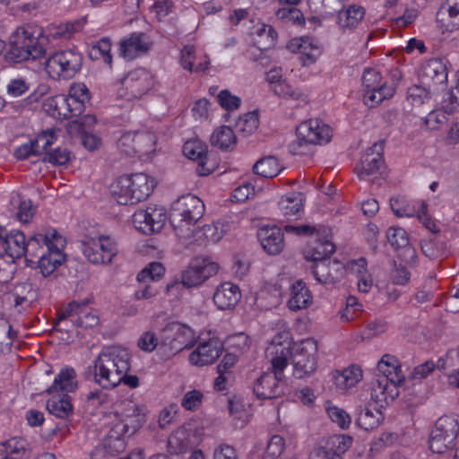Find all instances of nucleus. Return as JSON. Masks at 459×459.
Returning a JSON list of instances; mask_svg holds the SVG:
<instances>
[{"label": "nucleus", "mask_w": 459, "mask_h": 459, "mask_svg": "<svg viewBox=\"0 0 459 459\" xmlns=\"http://www.w3.org/2000/svg\"><path fill=\"white\" fill-rule=\"evenodd\" d=\"M131 355L127 349L121 346L104 347L87 368V378L102 389L112 390L122 383L125 372L130 369Z\"/></svg>", "instance_id": "obj_1"}, {"label": "nucleus", "mask_w": 459, "mask_h": 459, "mask_svg": "<svg viewBox=\"0 0 459 459\" xmlns=\"http://www.w3.org/2000/svg\"><path fill=\"white\" fill-rule=\"evenodd\" d=\"M265 355L272 364L273 372H265L257 379L254 392L260 399H273L283 392V370L288 366L290 351L273 341L266 348Z\"/></svg>", "instance_id": "obj_2"}, {"label": "nucleus", "mask_w": 459, "mask_h": 459, "mask_svg": "<svg viewBox=\"0 0 459 459\" xmlns=\"http://www.w3.org/2000/svg\"><path fill=\"white\" fill-rule=\"evenodd\" d=\"M41 28L24 25L18 27L9 38V48L4 58L9 63H21L41 57L46 49L40 42Z\"/></svg>", "instance_id": "obj_3"}, {"label": "nucleus", "mask_w": 459, "mask_h": 459, "mask_svg": "<svg viewBox=\"0 0 459 459\" xmlns=\"http://www.w3.org/2000/svg\"><path fill=\"white\" fill-rule=\"evenodd\" d=\"M204 213V204L195 195H183L173 202L169 211V221L182 242L192 238L195 224Z\"/></svg>", "instance_id": "obj_4"}, {"label": "nucleus", "mask_w": 459, "mask_h": 459, "mask_svg": "<svg viewBox=\"0 0 459 459\" xmlns=\"http://www.w3.org/2000/svg\"><path fill=\"white\" fill-rule=\"evenodd\" d=\"M156 182L145 173H134L118 178L111 186V194L119 204H135L146 200Z\"/></svg>", "instance_id": "obj_5"}, {"label": "nucleus", "mask_w": 459, "mask_h": 459, "mask_svg": "<svg viewBox=\"0 0 459 459\" xmlns=\"http://www.w3.org/2000/svg\"><path fill=\"white\" fill-rule=\"evenodd\" d=\"M146 409L143 405L133 401H124L114 413L111 429L108 432L110 439L119 442L124 448L121 438L134 435L145 422Z\"/></svg>", "instance_id": "obj_6"}, {"label": "nucleus", "mask_w": 459, "mask_h": 459, "mask_svg": "<svg viewBox=\"0 0 459 459\" xmlns=\"http://www.w3.org/2000/svg\"><path fill=\"white\" fill-rule=\"evenodd\" d=\"M296 135L297 138L290 143L289 150L294 155H303L307 153L309 145L330 142L333 131L328 125L315 118L300 123L296 128Z\"/></svg>", "instance_id": "obj_7"}, {"label": "nucleus", "mask_w": 459, "mask_h": 459, "mask_svg": "<svg viewBox=\"0 0 459 459\" xmlns=\"http://www.w3.org/2000/svg\"><path fill=\"white\" fill-rule=\"evenodd\" d=\"M82 55L75 48L58 50L45 61V71L55 81H66L74 78L82 67Z\"/></svg>", "instance_id": "obj_8"}, {"label": "nucleus", "mask_w": 459, "mask_h": 459, "mask_svg": "<svg viewBox=\"0 0 459 459\" xmlns=\"http://www.w3.org/2000/svg\"><path fill=\"white\" fill-rule=\"evenodd\" d=\"M282 345L290 351L289 358H291L293 375L296 378H304L316 370L318 351L316 341L307 338L291 346L290 343H282Z\"/></svg>", "instance_id": "obj_9"}, {"label": "nucleus", "mask_w": 459, "mask_h": 459, "mask_svg": "<svg viewBox=\"0 0 459 459\" xmlns=\"http://www.w3.org/2000/svg\"><path fill=\"white\" fill-rule=\"evenodd\" d=\"M195 342V331L186 325L172 322L161 331L160 350L166 359L190 349Z\"/></svg>", "instance_id": "obj_10"}, {"label": "nucleus", "mask_w": 459, "mask_h": 459, "mask_svg": "<svg viewBox=\"0 0 459 459\" xmlns=\"http://www.w3.org/2000/svg\"><path fill=\"white\" fill-rule=\"evenodd\" d=\"M82 251L86 259L94 264H108L118 253L116 240L109 236L85 237Z\"/></svg>", "instance_id": "obj_11"}, {"label": "nucleus", "mask_w": 459, "mask_h": 459, "mask_svg": "<svg viewBox=\"0 0 459 459\" xmlns=\"http://www.w3.org/2000/svg\"><path fill=\"white\" fill-rule=\"evenodd\" d=\"M459 432V423L455 416H442L431 430L429 445L436 454H443L455 446V440Z\"/></svg>", "instance_id": "obj_12"}, {"label": "nucleus", "mask_w": 459, "mask_h": 459, "mask_svg": "<svg viewBox=\"0 0 459 459\" xmlns=\"http://www.w3.org/2000/svg\"><path fill=\"white\" fill-rule=\"evenodd\" d=\"M363 100L369 108L380 104L394 94V88L382 82L380 73L374 68H367L362 75Z\"/></svg>", "instance_id": "obj_13"}, {"label": "nucleus", "mask_w": 459, "mask_h": 459, "mask_svg": "<svg viewBox=\"0 0 459 459\" xmlns=\"http://www.w3.org/2000/svg\"><path fill=\"white\" fill-rule=\"evenodd\" d=\"M119 95L128 100L140 99L154 85L152 74L144 68L129 71L120 81Z\"/></svg>", "instance_id": "obj_14"}, {"label": "nucleus", "mask_w": 459, "mask_h": 459, "mask_svg": "<svg viewBox=\"0 0 459 459\" xmlns=\"http://www.w3.org/2000/svg\"><path fill=\"white\" fill-rule=\"evenodd\" d=\"M90 100V91L84 83H73L66 96L55 100L58 114L64 117H77L84 111L85 103Z\"/></svg>", "instance_id": "obj_15"}, {"label": "nucleus", "mask_w": 459, "mask_h": 459, "mask_svg": "<svg viewBox=\"0 0 459 459\" xmlns=\"http://www.w3.org/2000/svg\"><path fill=\"white\" fill-rule=\"evenodd\" d=\"M219 265L208 257H195L183 271L181 283L186 288L202 285L210 277L218 273Z\"/></svg>", "instance_id": "obj_16"}, {"label": "nucleus", "mask_w": 459, "mask_h": 459, "mask_svg": "<svg viewBox=\"0 0 459 459\" xmlns=\"http://www.w3.org/2000/svg\"><path fill=\"white\" fill-rule=\"evenodd\" d=\"M88 304V299L70 302L58 313L56 325L69 321L72 325L76 327H93L98 324L99 318L91 313Z\"/></svg>", "instance_id": "obj_17"}, {"label": "nucleus", "mask_w": 459, "mask_h": 459, "mask_svg": "<svg viewBox=\"0 0 459 459\" xmlns=\"http://www.w3.org/2000/svg\"><path fill=\"white\" fill-rule=\"evenodd\" d=\"M154 135L149 132H126L118 139V149L128 156L146 154L154 146Z\"/></svg>", "instance_id": "obj_18"}, {"label": "nucleus", "mask_w": 459, "mask_h": 459, "mask_svg": "<svg viewBox=\"0 0 459 459\" xmlns=\"http://www.w3.org/2000/svg\"><path fill=\"white\" fill-rule=\"evenodd\" d=\"M165 221V210L160 206L139 209L133 215V224L135 229L146 235L160 231Z\"/></svg>", "instance_id": "obj_19"}, {"label": "nucleus", "mask_w": 459, "mask_h": 459, "mask_svg": "<svg viewBox=\"0 0 459 459\" xmlns=\"http://www.w3.org/2000/svg\"><path fill=\"white\" fill-rule=\"evenodd\" d=\"M390 206L397 217L417 216L423 225L431 232L437 230L435 222L427 214V204L425 202L417 203V207H415L403 197H394L390 199Z\"/></svg>", "instance_id": "obj_20"}, {"label": "nucleus", "mask_w": 459, "mask_h": 459, "mask_svg": "<svg viewBox=\"0 0 459 459\" xmlns=\"http://www.w3.org/2000/svg\"><path fill=\"white\" fill-rule=\"evenodd\" d=\"M65 246V239L59 235L38 257V267L44 277L51 275L64 263L65 256L63 249Z\"/></svg>", "instance_id": "obj_21"}, {"label": "nucleus", "mask_w": 459, "mask_h": 459, "mask_svg": "<svg viewBox=\"0 0 459 459\" xmlns=\"http://www.w3.org/2000/svg\"><path fill=\"white\" fill-rule=\"evenodd\" d=\"M182 152L186 158L197 162L196 172L198 175L207 176L214 170L215 165L211 162L207 146L202 141L198 139L186 141L183 145Z\"/></svg>", "instance_id": "obj_22"}, {"label": "nucleus", "mask_w": 459, "mask_h": 459, "mask_svg": "<svg viewBox=\"0 0 459 459\" xmlns=\"http://www.w3.org/2000/svg\"><path fill=\"white\" fill-rule=\"evenodd\" d=\"M384 142L379 141L369 147L356 165V173L359 179L365 180L378 172L384 163Z\"/></svg>", "instance_id": "obj_23"}, {"label": "nucleus", "mask_w": 459, "mask_h": 459, "mask_svg": "<svg viewBox=\"0 0 459 459\" xmlns=\"http://www.w3.org/2000/svg\"><path fill=\"white\" fill-rule=\"evenodd\" d=\"M287 48L290 51L299 54L302 66L315 64L322 53L318 42L310 37L294 38L288 43Z\"/></svg>", "instance_id": "obj_24"}, {"label": "nucleus", "mask_w": 459, "mask_h": 459, "mask_svg": "<svg viewBox=\"0 0 459 459\" xmlns=\"http://www.w3.org/2000/svg\"><path fill=\"white\" fill-rule=\"evenodd\" d=\"M152 47L149 37L143 32H133L119 43V54L126 60H134L144 55Z\"/></svg>", "instance_id": "obj_25"}, {"label": "nucleus", "mask_w": 459, "mask_h": 459, "mask_svg": "<svg viewBox=\"0 0 459 459\" xmlns=\"http://www.w3.org/2000/svg\"><path fill=\"white\" fill-rule=\"evenodd\" d=\"M420 82L429 88L436 90L447 82V71L445 63L438 58L426 61L420 71Z\"/></svg>", "instance_id": "obj_26"}, {"label": "nucleus", "mask_w": 459, "mask_h": 459, "mask_svg": "<svg viewBox=\"0 0 459 459\" xmlns=\"http://www.w3.org/2000/svg\"><path fill=\"white\" fill-rule=\"evenodd\" d=\"M222 344L217 339L200 342L189 357V362L197 367L212 364L221 354Z\"/></svg>", "instance_id": "obj_27"}, {"label": "nucleus", "mask_w": 459, "mask_h": 459, "mask_svg": "<svg viewBox=\"0 0 459 459\" xmlns=\"http://www.w3.org/2000/svg\"><path fill=\"white\" fill-rule=\"evenodd\" d=\"M389 244L398 250L400 258L408 264L415 262L416 251L409 243L407 232L400 227H390L386 233Z\"/></svg>", "instance_id": "obj_28"}, {"label": "nucleus", "mask_w": 459, "mask_h": 459, "mask_svg": "<svg viewBox=\"0 0 459 459\" xmlns=\"http://www.w3.org/2000/svg\"><path fill=\"white\" fill-rule=\"evenodd\" d=\"M240 299L239 287L230 281L221 283L213 293V302L220 310L234 308Z\"/></svg>", "instance_id": "obj_29"}, {"label": "nucleus", "mask_w": 459, "mask_h": 459, "mask_svg": "<svg viewBox=\"0 0 459 459\" xmlns=\"http://www.w3.org/2000/svg\"><path fill=\"white\" fill-rule=\"evenodd\" d=\"M438 27L443 31L459 29V0H445L436 15Z\"/></svg>", "instance_id": "obj_30"}, {"label": "nucleus", "mask_w": 459, "mask_h": 459, "mask_svg": "<svg viewBox=\"0 0 459 459\" xmlns=\"http://www.w3.org/2000/svg\"><path fill=\"white\" fill-rule=\"evenodd\" d=\"M78 388V379L75 369L71 366H65L55 377L52 385L46 390L48 394L74 393Z\"/></svg>", "instance_id": "obj_31"}, {"label": "nucleus", "mask_w": 459, "mask_h": 459, "mask_svg": "<svg viewBox=\"0 0 459 459\" xmlns=\"http://www.w3.org/2000/svg\"><path fill=\"white\" fill-rule=\"evenodd\" d=\"M400 385V383L389 381L386 377H377L371 385V399L382 407L399 395Z\"/></svg>", "instance_id": "obj_32"}, {"label": "nucleus", "mask_w": 459, "mask_h": 459, "mask_svg": "<svg viewBox=\"0 0 459 459\" xmlns=\"http://www.w3.org/2000/svg\"><path fill=\"white\" fill-rule=\"evenodd\" d=\"M210 64L209 57L202 51H197L195 46L186 45L180 52V65L189 72H204Z\"/></svg>", "instance_id": "obj_33"}, {"label": "nucleus", "mask_w": 459, "mask_h": 459, "mask_svg": "<svg viewBox=\"0 0 459 459\" xmlns=\"http://www.w3.org/2000/svg\"><path fill=\"white\" fill-rule=\"evenodd\" d=\"M263 248L271 255L279 254L283 248V234L277 227H263L258 231Z\"/></svg>", "instance_id": "obj_34"}, {"label": "nucleus", "mask_w": 459, "mask_h": 459, "mask_svg": "<svg viewBox=\"0 0 459 459\" xmlns=\"http://www.w3.org/2000/svg\"><path fill=\"white\" fill-rule=\"evenodd\" d=\"M193 437L194 435L189 425L177 429L168 438L169 452L173 455H180L186 452L193 444Z\"/></svg>", "instance_id": "obj_35"}, {"label": "nucleus", "mask_w": 459, "mask_h": 459, "mask_svg": "<svg viewBox=\"0 0 459 459\" xmlns=\"http://www.w3.org/2000/svg\"><path fill=\"white\" fill-rule=\"evenodd\" d=\"M60 234L55 229L48 230L46 233H37L31 236L29 240L26 241L25 248L26 255L24 256L30 257V261H32V258L39 257L43 246L48 247L50 242L54 241V238H56ZM29 260V258H27Z\"/></svg>", "instance_id": "obj_36"}, {"label": "nucleus", "mask_w": 459, "mask_h": 459, "mask_svg": "<svg viewBox=\"0 0 459 459\" xmlns=\"http://www.w3.org/2000/svg\"><path fill=\"white\" fill-rule=\"evenodd\" d=\"M377 368V371L381 374L378 377H386L393 383L400 384L405 379L398 359L393 355H383Z\"/></svg>", "instance_id": "obj_37"}, {"label": "nucleus", "mask_w": 459, "mask_h": 459, "mask_svg": "<svg viewBox=\"0 0 459 459\" xmlns=\"http://www.w3.org/2000/svg\"><path fill=\"white\" fill-rule=\"evenodd\" d=\"M322 237L323 238L317 237L315 242L304 251V255L307 260L312 263L326 260L334 252L335 247L333 243L327 238L328 235Z\"/></svg>", "instance_id": "obj_38"}, {"label": "nucleus", "mask_w": 459, "mask_h": 459, "mask_svg": "<svg viewBox=\"0 0 459 459\" xmlns=\"http://www.w3.org/2000/svg\"><path fill=\"white\" fill-rule=\"evenodd\" d=\"M303 196L300 193H292L282 196L278 202V209L287 220L298 219L303 212Z\"/></svg>", "instance_id": "obj_39"}, {"label": "nucleus", "mask_w": 459, "mask_h": 459, "mask_svg": "<svg viewBox=\"0 0 459 459\" xmlns=\"http://www.w3.org/2000/svg\"><path fill=\"white\" fill-rule=\"evenodd\" d=\"M312 302V295L302 281H296L290 290L288 307L292 311L307 307Z\"/></svg>", "instance_id": "obj_40"}, {"label": "nucleus", "mask_w": 459, "mask_h": 459, "mask_svg": "<svg viewBox=\"0 0 459 459\" xmlns=\"http://www.w3.org/2000/svg\"><path fill=\"white\" fill-rule=\"evenodd\" d=\"M362 377L361 368L359 366L351 365L342 370L335 371L333 375V379L338 389L346 391L359 383Z\"/></svg>", "instance_id": "obj_41"}, {"label": "nucleus", "mask_w": 459, "mask_h": 459, "mask_svg": "<svg viewBox=\"0 0 459 459\" xmlns=\"http://www.w3.org/2000/svg\"><path fill=\"white\" fill-rule=\"evenodd\" d=\"M337 23L342 30H353L363 20L365 9L357 4H351L346 9L337 11Z\"/></svg>", "instance_id": "obj_42"}, {"label": "nucleus", "mask_w": 459, "mask_h": 459, "mask_svg": "<svg viewBox=\"0 0 459 459\" xmlns=\"http://www.w3.org/2000/svg\"><path fill=\"white\" fill-rule=\"evenodd\" d=\"M47 401V410L57 418L65 419L73 412L71 397L66 394H49Z\"/></svg>", "instance_id": "obj_43"}, {"label": "nucleus", "mask_w": 459, "mask_h": 459, "mask_svg": "<svg viewBox=\"0 0 459 459\" xmlns=\"http://www.w3.org/2000/svg\"><path fill=\"white\" fill-rule=\"evenodd\" d=\"M28 443L22 437H14L0 443V459H22Z\"/></svg>", "instance_id": "obj_44"}, {"label": "nucleus", "mask_w": 459, "mask_h": 459, "mask_svg": "<svg viewBox=\"0 0 459 459\" xmlns=\"http://www.w3.org/2000/svg\"><path fill=\"white\" fill-rule=\"evenodd\" d=\"M26 238L22 231L12 230L5 236L4 247L7 254L13 258H21L26 255Z\"/></svg>", "instance_id": "obj_45"}, {"label": "nucleus", "mask_w": 459, "mask_h": 459, "mask_svg": "<svg viewBox=\"0 0 459 459\" xmlns=\"http://www.w3.org/2000/svg\"><path fill=\"white\" fill-rule=\"evenodd\" d=\"M221 238L222 232L219 231V227L217 225H204L202 229L195 228L192 238L188 240H185L183 243L186 246L194 244L201 245L204 240L215 243Z\"/></svg>", "instance_id": "obj_46"}, {"label": "nucleus", "mask_w": 459, "mask_h": 459, "mask_svg": "<svg viewBox=\"0 0 459 459\" xmlns=\"http://www.w3.org/2000/svg\"><path fill=\"white\" fill-rule=\"evenodd\" d=\"M352 442L353 439L349 435H333L327 438L324 447L333 457L342 458V455L351 448Z\"/></svg>", "instance_id": "obj_47"}, {"label": "nucleus", "mask_w": 459, "mask_h": 459, "mask_svg": "<svg viewBox=\"0 0 459 459\" xmlns=\"http://www.w3.org/2000/svg\"><path fill=\"white\" fill-rule=\"evenodd\" d=\"M383 420L382 412L378 409H370L367 406L360 407L357 418V424L365 430L377 428Z\"/></svg>", "instance_id": "obj_48"}, {"label": "nucleus", "mask_w": 459, "mask_h": 459, "mask_svg": "<svg viewBox=\"0 0 459 459\" xmlns=\"http://www.w3.org/2000/svg\"><path fill=\"white\" fill-rule=\"evenodd\" d=\"M211 143L221 150H229L236 144V135L227 126L216 128L211 135Z\"/></svg>", "instance_id": "obj_49"}, {"label": "nucleus", "mask_w": 459, "mask_h": 459, "mask_svg": "<svg viewBox=\"0 0 459 459\" xmlns=\"http://www.w3.org/2000/svg\"><path fill=\"white\" fill-rule=\"evenodd\" d=\"M453 354L454 351H448L444 358H440L437 364L435 365L433 361H426L423 364L417 366L414 368V377L415 378H423L426 377L429 374H430L435 368L439 369H445L447 367H451L454 365L453 363Z\"/></svg>", "instance_id": "obj_50"}, {"label": "nucleus", "mask_w": 459, "mask_h": 459, "mask_svg": "<svg viewBox=\"0 0 459 459\" xmlns=\"http://www.w3.org/2000/svg\"><path fill=\"white\" fill-rule=\"evenodd\" d=\"M253 170L259 176L272 178L281 172V168L275 157L268 156L257 160L253 167Z\"/></svg>", "instance_id": "obj_51"}, {"label": "nucleus", "mask_w": 459, "mask_h": 459, "mask_svg": "<svg viewBox=\"0 0 459 459\" xmlns=\"http://www.w3.org/2000/svg\"><path fill=\"white\" fill-rule=\"evenodd\" d=\"M433 89L424 84L412 85L408 88L406 100L412 106L420 107L430 100Z\"/></svg>", "instance_id": "obj_52"}, {"label": "nucleus", "mask_w": 459, "mask_h": 459, "mask_svg": "<svg viewBox=\"0 0 459 459\" xmlns=\"http://www.w3.org/2000/svg\"><path fill=\"white\" fill-rule=\"evenodd\" d=\"M344 0H307L309 8L317 13L333 15L342 7Z\"/></svg>", "instance_id": "obj_53"}, {"label": "nucleus", "mask_w": 459, "mask_h": 459, "mask_svg": "<svg viewBox=\"0 0 459 459\" xmlns=\"http://www.w3.org/2000/svg\"><path fill=\"white\" fill-rule=\"evenodd\" d=\"M111 46V40L108 38L100 39L91 48V58L102 60L105 64L110 66L112 64V56L110 53Z\"/></svg>", "instance_id": "obj_54"}, {"label": "nucleus", "mask_w": 459, "mask_h": 459, "mask_svg": "<svg viewBox=\"0 0 459 459\" xmlns=\"http://www.w3.org/2000/svg\"><path fill=\"white\" fill-rule=\"evenodd\" d=\"M271 90L275 95L281 98L301 101H305L307 100V95L301 90L293 88L285 79L278 84L273 85Z\"/></svg>", "instance_id": "obj_55"}, {"label": "nucleus", "mask_w": 459, "mask_h": 459, "mask_svg": "<svg viewBox=\"0 0 459 459\" xmlns=\"http://www.w3.org/2000/svg\"><path fill=\"white\" fill-rule=\"evenodd\" d=\"M284 229L286 232L294 233L299 236L316 235V237H321L329 235L330 231L329 229L324 226H313L309 224H303L299 226L286 225Z\"/></svg>", "instance_id": "obj_56"}, {"label": "nucleus", "mask_w": 459, "mask_h": 459, "mask_svg": "<svg viewBox=\"0 0 459 459\" xmlns=\"http://www.w3.org/2000/svg\"><path fill=\"white\" fill-rule=\"evenodd\" d=\"M278 20L292 25H303L305 23V18L300 10L295 7L280 8L275 13Z\"/></svg>", "instance_id": "obj_57"}, {"label": "nucleus", "mask_w": 459, "mask_h": 459, "mask_svg": "<svg viewBox=\"0 0 459 459\" xmlns=\"http://www.w3.org/2000/svg\"><path fill=\"white\" fill-rule=\"evenodd\" d=\"M164 272L165 269L160 263H151L137 274V280L140 282L158 281L164 274Z\"/></svg>", "instance_id": "obj_58"}, {"label": "nucleus", "mask_w": 459, "mask_h": 459, "mask_svg": "<svg viewBox=\"0 0 459 459\" xmlns=\"http://www.w3.org/2000/svg\"><path fill=\"white\" fill-rule=\"evenodd\" d=\"M326 412L330 420L336 423L341 429L349 428L351 418L343 409L333 404H328L326 406Z\"/></svg>", "instance_id": "obj_59"}, {"label": "nucleus", "mask_w": 459, "mask_h": 459, "mask_svg": "<svg viewBox=\"0 0 459 459\" xmlns=\"http://www.w3.org/2000/svg\"><path fill=\"white\" fill-rule=\"evenodd\" d=\"M441 109L446 114H454L459 110V86L445 93Z\"/></svg>", "instance_id": "obj_60"}, {"label": "nucleus", "mask_w": 459, "mask_h": 459, "mask_svg": "<svg viewBox=\"0 0 459 459\" xmlns=\"http://www.w3.org/2000/svg\"><path fill=\"white\" fill-rule=\"evenodd\" d=\"M56 139V132L54 130L45 131L39 134L33 142L37 155L46 152V156H48V152H49L48 148L54 143Z\"/></svg>", "instance_id": "obj_61"}, {"label": "nucleus", "mask_w": 459, "mask_h": 459, "mask_svg": "<svg viewBox=\"0 0 459 459\" xmlns=\"http://www.w3.org/2000/svg\"><path fill=\"white\" fill-rule=\"evenodd\" d=\"M285 444L283 438L274 435L269 440L263 459H277L284 451Z\"/></svg>", "instance_id": "obj_62"}, {"label": "nucleus", "mask_w": 459, "mask_h": 459, "mask_svg": "<svg viewBox=\"0 0 459 459\" xmlns=\"http://www.w3.org/2000/svg\"><path fill=\"white\" fill-rule=\"evenodd\" d=\"M30 89V82L26 78L17 77L11 79L6 85V92L11 97H20Z\"/></svg>", "instance_id": "obj_63"}, {"label": "nucleus", "mask_w": 459, "mask_h": 459, "mask_svg": "<svg viewBox=\"0 0 459 459\" xmlns=\"http://www.w3.org/2000/svg\"><path fill=\"white\" fill-rule=\"evenodd\" d=\"M238 131L249 134L258 127V117L255 112H249L240 117L236 123Z\"/></svg>", "instance_id": "obj_64"}]
</instances>
